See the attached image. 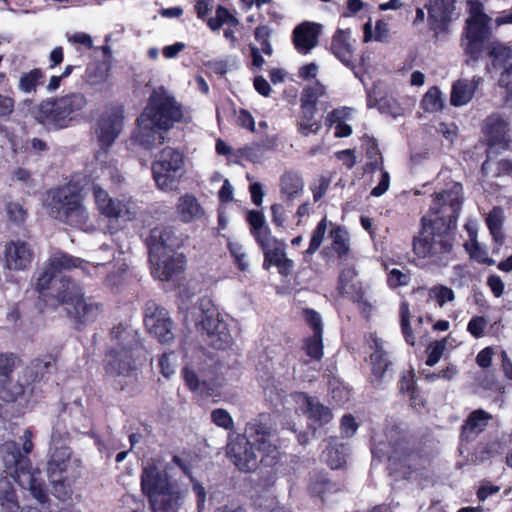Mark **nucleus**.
Returning <instances> with one entry per match:
<instances>
[{"instance_id": "obj_1", "label": "nucleus", "mask_w": 512, "mask_h": 512, "mask_svg": "<svg viewBox=\"0 0 512 512\" xmlns=\"http://www.w3.org/2000/svg\"><path fill=\"white\" fill-rule=\"evenodd\" d=\"M462 185L453 183L451 187L436 194L430 208L435 218H422V230L413 239L415 255L428 264L447 266L453 250V230L462 206Z\"/></svg>"}, {"instance_id": "obj_2", "label": "nucleus", "mask_w": 512, "mask_h": 512, "mask_svg": "<svg viewBox=\"0 0 512 512\" xmlns=\"http://www.w3.org/2000/svg\"><path fill=\"white\" fill-rule=\"evenodd\" d=\"M276 440L269 415L259 414L247 422L243 434L229 438L226 453L240 471L253 472L259 463L255 450L261 454L263 465L272 467L277 464L280 452Z\"/></svg>"}, {"instance_id": "obj_3", "label": "nucleus", "mask_w": 512, "mask_h": 512, "mask_svg": "<svg viewBox=\"0 0 512 512\" xmlns=\"http://www.w3.org/2000/svg\"><path fill=\"white\" fill-rule=\"evenodd\" d=\"M144 351L138 329L130 322H120L110 333V343L105 357V371L123 388L135 377L136 358Z\"/></svg>"}, {"instance_id": "obj_4", "label": "nucleus", "mask_w": 512, "mask_h": 512, "mask_svg": "<svg viewBox=\"0 0 512 512\" xmlns=\"http://www.w3.org/2000/svg\"><path fill=\"white\" fill-rule=\"evenodd\" d=\"M172 463L163 464L160 458L150 459L141 473V489L148 497L153 512H178L184 492L171 480Z\"/></svg>"}, {"instance_id": "obj_5", "label": "nucleus", "mask_w": 512, "mask_h": 512, "mask_svg": "<svg viewBox=\"0 0 512 512\" xmlns=\"http://www.w3.org/2000/svg\"><path fill=\"white\" fill-rule=\"evenodd\" d=\"M23 441V455L14 441H7L0 446V454L5 466V472L11 476L20 487L28 489L31 495L39 502L45 503L48 495L39 470L32 469L31 462L26 456L33 450L32 433L25 430L21 437Z\"/></svg>"}, {"instance_id": "obj_6", "label": "nucleus", "mask_w": 512, "mask_h": 512, "mask_svg": "<svg viewBox=\"0 0 512 512\" xmlns=\"http://www.w3.org/2000/svg\"><path fill=\"white\" fill-rule=\"evenodd\" d=\"M87 104L84 94L69 93L42 101L35 117L39 123L49 129H63L82 117Z\"/></svg>"}, {"instance_id": "obj_7", "label": "nucleus", "mask_w": 512, "mask_h": 512, "mask_svg": "<svg viewBox=\"0 0 512 512\" xmlns=\"http://www.w3.org/2000/svg\"><path fill=\"white\" fill-rule=\"evenodd\" d=\"M79 268L84 273H89L88 264L80 258H76L63 251H55L44 262L43 267L36 273L34 280V288L39 294L43 296L55 297V294L60 289H65L61 286L62 279L70 280L60 274L69 272L73 269Z\"/></svg>"}, {"instance_id": "obj_8", "label": "nucleus", "mask_w": 512, "mask_h": 512, "mask_svg": "<svg viewBox=\"0 0 512 512\" xmlns=\"http://www.w3.org/2000/svg\"><path fill=\"white\" fill-rule=\"evenodd\" d=\"M51 215L70 226L83 228L89 214L82 204L81 195L73 185H65L48 192Z\"/></svg>"}, {"instance_id": "obj_9", "label": "nucleus", "mask_w": 512, "mask_h": 512, "mask_svg": "<svg viewBox=\"0 0 512 512\" xmlns=\"http://www.w3.org/2000/svg\"><path fill=\"white\" fill-rule=\"evenodd\" d=\"M60 289L55 297L61 304L66 305L68 315L79 325H86L98 319L103 311L102 304L92 298L84 297L82 289L74 281L62 279Z\"/></svg>"}, {"instance_id": "obj_10", "label": "nucleus", "mask_w": 512, "mask_h": 512, "mask_svg": "<svg viewBox=\"0 0 512 512\" xmlns=\"http://www.w3.org/2000/svg\"><path fill=\"white\" fill-rule=\"evenodd\" d=\"M143 119H151L160 129L167 131L183 119L182 105L163 86L153 90L148 104L141 113Z\"/></svg>"}, {"instance_id": "obj_11", "label": "nucleus", "mask_w": 512, "mask_h": 512, "mask_svg": "<svg viewBox=\"0 0 512 512\" xmlns=\"http://www.w3.org/2000/svg\"><path fill=\"white\" fill-rule=\"evenodd\" d=\"M93 195L96 207L100 214L109 222L128 223L135 220L140 207L137 200L129 195L111 197L100 185H93Z\"/></svg>"}, {"instance_id": "obj_12", "label": "nucleus", "mask_w": 512, "mask_h": 512, "mask_svg": "<svg viewBox=\"0 0 512 512\" xmlns=\"http://www.w3.org/2000/svg\"><path fill=\"white\" fill-rule=\"evenodd\" d=\"M184 172V156L172 147L162 149L152 164L154 181L160 190L166 192L177 188Z\"/></svg>"}, {"instance_id": "obj_13", "label": "nucleus", "mask_w": 512, "mask_h": 512, "mask_svg": "<svg viewBox=\"0 0 512 512\" xmlns=\"http://www.w3.org/2000/svg\"><path fill=\"white\" fill-rule=\"evenodd\" d=\"M144 324L160 343L169 344L174 340V326L168 311L154 301H148L145 305Z\"/></svg>"}, {"instance_id": "obj_14", "label": "nucleus", "mask_w": 512, "mask_h": 512, "mask_svg": "<svg viewBox=\"0 0 512 512\" xmlns=\"http://www.w3.org/2000/svg\"><path fill=\"white\" fill-rule=\"evenodd\" d=\"M202 329L206 332L209 345L224 350L233 343V337L224 317L216 309H208L201 319Z\"/></svg>"}, {"instance_id": "obj_15", "label": "nucleus", "mask_w": 512, "mask_h": 512, "mask_svg": "<svg viewBox=\"0 0 512 512\" xmlns=\"http://www.w3.org/2000/svg\"><path fill=\"white\" fill-rule=\"evenodd\" d=\"M68 432L56 425L51 434V455L47 463L48 476L63 477L71 463V450L65 444Z\"/></svg>"}, {"instance_id": "obj_16", "label": "nucleus", "mask_w": 512, "mask_h": 512, "mask_svg": "<svg viewBox=\"0 0 512 512\" xmlns=\"http://www.w3.org/2000/svg\"><path fill=\"white\" fill-rule=\"evenodd\" d=\"M371 450L373 455L379 458L386 456L392 464H399L413 470L421 466L419 461H423L419 453L412 450L404 440L397 441L390 449H386L382 443L374 444Z\"/></svg>"}, {"instance_id": "obj_17", "label": "nucleus", "mask_w": 512, "mask_h": 512, "mask_svg": "<svg viewBox=\"0 0 512 512\" xmlns=\"http://www.w3.org/2000/svg\"><path fill=\"white\" fill-rule=\"evenodd\" d=\"M185 240V236L174 227H156L151 230L147 243L149 248V257H156L159 253L175 252L180 248Z\"/></svg>"}, {"instance_id": "obj_18", "label": "nucleus", "mask_w": 512, "mask_h": 512, "mask_svg": "<svg viewBox=\"0 0 512 512\" xmlns=\"http://www.w3.org/2000/svg\"><path fill=\"white\" fill-rule=\"evenodd\" d=\"M123 128V115L119 109L106 111L98 120L96 135L101 152L107 153L113 145Z\"/></svg>"}, {"instance_id": "obj_19", "label": "nucleus", "mask_w": 512, "mask_h": 512, "mask_svg": "<svg viewBox=\"0 0 512 512\" xmlns=\"http://www.w3.org/2000/svg\"><path fill=\"white\" fill-rule=\"evenodd\" d=\"M482 131L491 148L507 149L510 143V120L499 113L488 116Z\"/></svg>"}, {"instance_id": "obj_20", "label": "nucleus", "mask_w": 512, "mask_h": 512, "mask_svg": "<svg viewBox=\"0 0 512 512\" xmlns=\"http://www.w3.org/2000/svg\"><path fill=\"white\" fill-rule=\"evenodd\" d=\"M152 274L161 281H167L181 274L185 267L183 254L176 252L159 253L156 257H150Z\"/></svg>"}, {"instance_id": "obj_21", "label": "nucleus", "mask_w": 512, "mask_h": 512, "mask_svg": "<svg viewBox=\"0 0 512 512\" xmlns=\"http://www.w3.org/2000/svg\"><path fill=\"white\" fill-rule=\"evenodd\" d=\"M31 246L20 239L11 240L5 244L4 262L9 270L23 271L30 267L33 260Z\"/></svg>"}, {"instance_id": "obj_22", "label": "nucleus", "mask_w": 512, "mask_h": 512, "mask_svg": "<svg viewBox=\"0 0 512 512\" xmlns=\"http://www.w3.org/2000/svg\"><path fill=\"white\" fill-rule=\"evenodd\" d=\"M322 26L315 22H303L293 30V43L300 54H308L318 45Z\"/></svg>"}, {"instance_id": "obj_23", "label": "nucleus", "mask_w": 512, "mask_h": 512, "mask_svg": "<svg viewBox=\"0 0 512 512\" xmlns=\"http://www.w3.org/2000/svg\"><path fill=\"white\" fill-rule=\"evenodd\" d=\"M490 29L465 28L462 47L467 56L466 63L475 65L483 52L484 43L490 36Z\"/></svg>"}, {"instance_id": "obj_24", "label": "nucleus", "mask_w": 512, "mask_h": 512, "mask_svg": "<svg viewBox=\"0 0 512 512\" xmlns=\"http://www.w3.org/2000/svg\"><path fill=\"white\" fill-rule=\"evenodd\" d=\"M280 196L285 205L291 206L304 193V180L295 171H286L280 178Z\"/></svg>"}, {"instance_id": "obj_25", "label": "nucleus", "mask_w": 512, "mask_h": 512, "mask_svg": "<svg viewBox=\"0 0 512 512\" xmlns=\"http://www.w3.org/2000/svg\"><path fill=\"white\" fill-rule=\"evenodd\" d=\"M137 122L138 129L134 135V139L137 143L147 149L162 144L164 141V129H160V127L156 126L149 118L143 119L142 114L138 117Z\"/></svg>"}, {"instance_id": "obj_26", "label": "nucleus", "mask_w": 512, "mask_h": 512, "mask_svg": "<svg viewBox=\"0 0 512 512\" xmlns=\"http://www.w3.org/2000/svg\"><path fill=\"white\" fill-rule=\"evenodd\" d=\"M246 220L250 225L251 235L254 237L261 249L267 247L271 243H275L277 239L272 236L271 229L266 224L265 216L261 211L250 210L247 213Z\"/></svg>"}, {"instance_id": "obj_27", "label": "nucleus", "mask_w": 512, "mask_h": 512, "mask_svg": "<svg viewBox=\"0 0 512 512\" xmlns=\"http://www.w3.org/2000/svg\"><path fill=\"white\" fill-rule=\"evenodd\" d=\"M176 212L181 222L192 223L205 218V210L198 199L189 193L182 195L176 204Z\"/></svg>"}, {"instance_id": "obj_28", "label": "nucleus", "mask_w": 512, "mask_h": 512, "mask_svg": "<svg viewBox=\"0 0 512 512\" xmlns=\"http://www.w3.org/2000/svg\"><path fill=\"white\" fill-rule=\"evenodd\" d=\"M481 81L480 76H473L471 80L459 79L454 82L450 94V104L455 107L467 105L473 99Z\"/></svg>"}, {"instance_id": "obj_29", "label": "nucleus", "mask_w": 512, "mask_h": 512, "mask_svg": "<svg viewBox=\"0 0 512 512\" xmlns=\"http://www.w3.org/2000/svg\"><path fill=\"white\" fill-rule=\"evenodd\" d=\"M332 53L347 67L353 65V47L349 30L338 29L332 38Z\"/></svg>"}, {"instance_id": "obj_30", "label": "nucleus", "mask_w": 512, "mask_h": 512, "mask_svg": "<svg viewBox=\"0 0 512 512\" xmlns=\"http://www.w3.org/2000/svg\"><path fill=\"white\" fill-rule=\"evenodd\" d=\"M374 352L371 354V362H372V383L374 385H378L385 377V374L388 371L389 366L391 365V361L389 360L387 352L384 350L383 342L378 339H373Z\"/></svg>"}, {"instance_id": "obj_31", "label": "nucleus", "mask_w": 512, "mask_h": 512, "mask_svg": "<svg viewBox=\"0 0 512 512\" xmlns=\"http://www.w3.org/2000/svg\"><path fill=\"white\" fill-rule=\"evenodd\" d=\"M54 370V357L52 355H45L42 358H37L31 361V363L25 368L23 376L26 379L27 384L28 381L39 382Z\"/></svg>"}, {"instance_id": "obj_32", "label": "nucleus", "mask_w": 512, "mask_h": 512, "mask_svg": "<svg viewBox=\"0 0 512 512\" xmlns=\"http://www.w3.org/2000/svg\"><path fill=\"white\" fill-rule=\"evenodd\" d=\"M491 418V415L484 410L473 411L462 426V437L467 441L474 440L485 429Z\"/></svg>"}, {"instance_id": "obj_33", "label": "nucleus", "mask_w": 512, "mask_h": 512, "mask_svg": "<svg viewBox=\"0 0 512 512\" xmlns=\"http://www.w3.org/2000/svg\"><path fill=\"white\" fill-rule=\"evenodd\" d=\"M453 9L454 0H435L428 12L430 28L434 31L441 29L449 20Z\"/></svg>"}, {"instance_id": "obj_34", "label": "nucleus", "mask_w": 512, "mask_h": 512, "mask_svg": "<svg viewBox=\"0 0 512 512\" xmlns=\"http://www.w3.org/2000/svg\"><path fill=\"white\" fill-rule=\"evenodd\" d=\"M106 157L107 153L105 152L97 153L96 158L99 161V167L94 171L95 178L110 182L111 185L117 186L123 181V176L113 161L107 162L104 160Z\"/></svg>"}, {"instance_id": "obj_35", "label": "nucleus", "mask_w": 512, "mask_h": 512, "mask_svg": "<svg viewBox=\"0 0 512 512\" xmlns=\"http://www.w3.org/2000/svg\"><path fill=\"white\" fill-rule=\"evenodd\" d=\"M304 412L308 414V417L319 425L328 423L332 414L329 408L321 404L318 399L309 397L305 394L300 396Z\"/></svg>"}, {"instance_id": "obj_36", "label": "nucleus", "mask_w": 512, "mask_h": 512, "mask_svg": "<svg viewBox=\"0 0 512 512\" xmlns=\"http://www.w3.org/2000/svg\"><path fill=\"white\" fill-rule=\"evenodd\" d=\"M356 275L353 268L342 270L339 276L338 290L341 294L348 295L353 301L359 302L363 298V293L358 283L354 282Z\"/></svg>"}, {"instance_id": "obj_37", "label": "nucleus", "mask_w": 512, "mask_h": 512, "mask_svg": "<svg viewBox=\"0 0 512 512\" xmlns=\"http://www.w3.org/2000/svg\"><path fill=\"white\" fill-rule=\"evenodd\" d=\"M302 116L298 122V131L303 136L317 133L321 128V122L315 119L317 108L311 103H301Z\"/></svg>"}, {"instance_id": "obj_38", "label": "nucleus", "mask_w": 512, "mask_h": 512, "mask_svg": "<svg viewBox=\"0 0 512 512\" xmlns=\"http://www.w3.org/2000/svg\"><path fill=\"white\" fill-rule=\"evenodd\" d=\"M30 389L29 384L21 382H13L12 379L1 381L0 380V400L4 402H15L24 397Z\"/></svg>"}, {"instance_id": "obj_39", "label": "nucleus", "mask_w": 512, "mask_h": 512, "mask_svg": "<svg viewBox=\"0 0 512 512\" xmlns=\"http://www.w3.org/2000/svg\"><path fill=\"white\" fill-rule=\"evenodd\" d=\"M19 504L11 482L0 478V509L1 512H18Z\"/></svg>"}, {"instance_id": "obj_40", "label": "nucleus", "mask_w": 512, "mask_h": 512, "mask_svg": "<svg viewBox=\"0 0 512 512\" xmlns=\"http://www.w3.org/2000/svg\"><path fill=\"white\" fill-rule=\"evenodd\" d=\"M171 463L173 467L177 466L185 475L191 479L193 483V491L197 497V508L199 511H201L206 501L205 488L192 477L190 464L185 459L175 455L173 456Z\"/></svg>"}, {"instance_id": "obj_41", "label": "nucleus", "mask_w": 512, "mask_h": 512, "mask_svg": "<svg viewBox=\"0 0 512 512\" xmlns=\"http://www.w3.org/2000/svg\"><path fill=\"white\" fill-rule=\"evenodd\" d=\"M348 447L344 444H338L335 438H332L324 451L326 461L332 469L343 466L348 455Z\"/></svg>"}, {"instance_id": "obj_42", "label": "nucleus", "mask_w": 512, "mask_h": 512, "mask_svg": "<svg viewBox=\"0 0 512 512\" xmlns=\"http://www.w3.org/2000/svg\"><path fill=\"white\" fill-rule=\"evenodd\" d=\"M504 221L503 210L500 207H494L486 217V224L494 241L499 246L502 245L504 234L502 225Z\"/></svg>"}, {"instance_id": "obj_43", "label": "nucleus", "mask_w": 512, "mask_h": 512, "mask_svg": "<svg viewBox=\"0 0 512 512\" xmlns=\"http://www.w3.org/2000/svg\"><path fill=\"white\" fill-rule=\"evenodd\" d=\"M470 7V17L466 20L465 28H489V17L483 12V5L479 1H468Z\"/></svg>"}, {"instance_id": "obj_44", "label": "nucleus", "mask_w": 512, "mask_h": 512, "mask_svg": "<svg viewBox=\"0 0 512 512\" xmlns=\"http://www.w3.org/2000/svg\"><path fill=\"white\" fill-rule=\"evenodd\" d=\"M262 251L264 254V269H269L272 265L277 266L286 257L285 244L280 240H276L273 244L271 243L263 248Z\"/></svg>"}, {"instance_id": "obj_45", "label": "nucleus", "mask_w": 512, "mask_h": 512, "mask_svg": "<svg viewBox=\"0 0 512 512\" xmlns=\"http://www.w3.org/2000/svg\"><path fill=\"white\" fill-rule=\"evenodd\" d=\"M44 73L41 69H33L20 76L18 88L23 93H35L37 87L43 83Z\"/></svg>"}, {"instance_id": "obj_46", "label": "nucleus", "mask_w": 512, "mask_h": 512, "mask_svg": "<svg viewBox=\"0 0 512 512\" xmlns=\"http://www.w3.org/2000/svg\"><path fill=\"white\" fill-rule=\"evenodd\" d=\"M445 97L438 87H431L423 96L421 101L424 111L435 113L444 107Z\"/></svg>"}, {"instance_id": "obj_47", "label": "nucleus", "mask_w": 512, "mask_h": 512, "mask_svg": "<svg viewBox=\"0 0 512 512\" xmlns=\"http://www.w3.org/2000/svg\"><path fill=\"white\" fill-rule=\"evenodd\" d=\"M227 248L237 268L243 272L247 271L249 269V258L245 247L236 240H229Z\"/></svg>"}, {"instance_id": "obj_48", "label": "nucleus", "mask_w": 512, "mask_h": 512, "mask_svg": "<svg viewBox=\"0 0 512 512\" xmlns=\"http://www.w3.org/2000/svg\"><path fill=\"white\" fill-rule=\"evenodd\" d=\"M273 35V28L269 25H259L254 31L255 40L260 44L261 51L271 56L273 54V47L270 38Z\"/></svg>"}, {"instance_id": "obj_49", "label": "nucleus", "mask_w": 512, "mask_h": 512, "mask_svg": "<svg viewBox=\"0 0 512 512\" xmlns=\"http://www.w3.org/2000/svg\"><path fill=\"white\" fill-rule=\"evenodd\" d=\"M330 237L332 238V249L339 256L346 255L349 251V239L347 232L340 227H336L331 230Z\"/></svg>"}, {"instance_id": "obj_50", "label": "nucleus", "mask_w": 512, "mask_h": 512, "mask_svg": "<svg viewBox=\"0 0 512 512\" xmlns=\"http://www.w3.org/2000/svg\"><path fill=\"white\" fill-rule=\"evenodd\" d=\"M428 298L435 301L440 307L455 299L454 291L444 285H436L429 289Z\"/></svg>"}, {"instance_id": "obj_51", "label": "nucleus", "mask_w": 512, "mask_h": 512, "mask_svg": "<svg viewBox=\"0 0 512 512\" xmlns=\"http://www.w3.org/2000/svg\"><path fill=\"white\" fill-rule=\"evenodd\" d=\"M18 357L13 353L0 354V380L6 381L11 379V374L17 367Z\"/></svg>"}, {"instance_id": "obj_52", "label": "nucleus", "mask_w": 512, "mask_h": 512, "mask_svg": "<svg viewBox=\"0 0 512 512\" xmlns=\"http://www.w3.org/2000/svg\"><path fill=\"white\" fill-rule=\"evenodd\" d=\"M304 349L312 359L321 360L323 357L322 334H319V331L313 333L311 337L306 339Z\"/></svg>"}, {"instance_id": "obj_53", "label": "nucleus", "mask_w": 512, "mask_h": 512, "mask_svg": "<svg viewBox=\"0 0 512 512\" xmlns=\"http://www.w3.org/2000/svg\"><path fill=\"white\" fill-rule=\"evenodd\" d=\"M494 67L505 65L511 58V49L500 43H494L489 52Z\"/></svg>"}, {"instance_id": "obj_54", "label": "nucleus", "mask_w": 512, "mask_h": 512, "mask_svg": "<svg viewBox=\"0 0 512 512\" xmlns=\"http://www.w3.org/2000/svg\"><path fill=\"white\" fill-rule=\"evenodd\" d=\"M326 229H327V224H326V219L324 218L317 224V227L313 231L309 247L305 251V254L312 255L319 249V247L324 239Z\"/></svg>"}, {"instance_id": "obj_55", "label": "nucleus", "mask_w": 512, "mask_h": 512, "mask_svg": "<svg viewBox=\"0 0 512 512\" xmlns=\"http://www.w3.org/2000/svg\"><path fill=\"white\" fill-rule=\"evenodd\" d=\"M211 421L218 427L225 430L234 429V420L230 413L222 408L214 409L211 412Z\"/></svg>"}, {"instance_id": "obj_56", "label": "nucleus", "mask_w": 512, "mask_h": 512, "mask_svg": "<svg viewBox=\"0 0 512 512\" xmlns=\"http://www.w3.org/2000/svg\"><path fill=\"white\" fill-rule=\"evenodd\" d=\"M447 340L442 339L439 341H436L429 345L428 347V357L426 360V364L428 366H434L436 365L439 360L441 359L445 349H446Z\"/></svg>"}, {"instance_id": "obj_57", "label": "nucleus", "mask_w": 512, "mask_h": 512, "mask_svg": "<svg viewBox=\"0 0 512 512\" xmlns=\"http://www.w3.org/2000/svg\"><path fill=\"white\" fill-rule=\"evenodd\" d=\"M325 93L326 87L322 83L317 81L312 86H309L304 90L301 103H311L316 106L317 99L319 97L324 96Z\"/></svg>"}, {"instance_id": "obj_58", "label": "nucleus", "mask_w": 512, "mask_h": 512, "mask_svg": "<svg viewBox=\"0 0 512 512\" xmlns=\"http://www.w3.org/2000/svg\"><path fill=\"white\" fill-rule=\"evenodd\" d=\"M161 373L164 377L169 378L176 371V356L174 352L163 353L159 360Z\"/></svg>"}, {"instance_id": "obj_59", "label": "nucleus", "mask_w": 512, "mask_h": 512, "mask_svg": "<svg viewBox=\"0 0 512 512\" xmlns=\"http://www.w3.org/2000/svg\"><path fill=\"white\" fill-rule=\"evenodd\" d=\"M410 274L404 273L399 269H392L388 273L387 283L390 288L394 289L400 286H407L410 282Z\"/></svg>"}, {"instance_id": "obj_60", "label": "nucleus", "mask_w": 512, "mask_h": 512, "mask_svg": "<svg viewBox=\"0 0 512 512\" xmlns=\"http://www.w3.org/2000/svg\"><path fill=\"white\" fill-rule=\"evenodd\" d=\"M466 250L469 252L470 256L477 260L480 263L491 265L494 263L492 259H489L486 255V252L482 250L479 243L476 239H472L471 245L468 243L465 244Z\"/></svg>"}, {"instance_id": "obj_61", "label": "nucleus", "mask_w": 512, "mask_h": 512, "mask_svg": "<svg viewBox=\"0 0 512 512\" xmlns=\"http://www.w3.org/2000/svg\"><path fill=\"white\" fill-rule=\"evenodd\" d=\"M265 152L260 148V146L256 145L255 143L244 147L241 150V155L248 161H251L253 163H260L265 158Z\"/></svg>"}, {"instance_id": "obj_62", "label": "nucleus", "mask_w": 512, "mask_h": 512, "mask_svg": "<svg viewBox=\"0 0 512 512\" xmlns=\"http://www.w3.org/2000/svg\"><path fill=\"white\" fill-rule=\"evenodd\" d=\"M487 326V321L482 316L472 317L467 325V331L475 338L484 336V331Z\"/></svg>"}, {"instance_id": "obj_63", "label": "nucleus", "mask_w": 512, "mask_h": 512, "mask_svg": "<svg viewBox=\"0 0 512 512\" xmlns=\"http://www.w3.org/2000/svg\"><path fill=\"white\" fill-rule=\"evenodd\" d=\"M367 157L371 160V162L367 163V170L374 172L377 170L380 164H382V157L380 155V150L378 146L373 142L370 143L366 150Z\"/></svg>"}, {"instance_id": "obj_64", "label": "nucleus", "mask_w": 512, "mask_h": 512, "mask_svg": "<svg viewBox=\"0 0 512 512\" xmlns=\"http://www.w3.org/2000/svg\"><path fill=\"white\" fill-rule=\"evenodd\" d=\"M7 216L10 221L20 224L23 223L26 218V211L23 207L16 202H10L6 206Z\"/></svg>"}]
</instances>
